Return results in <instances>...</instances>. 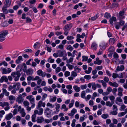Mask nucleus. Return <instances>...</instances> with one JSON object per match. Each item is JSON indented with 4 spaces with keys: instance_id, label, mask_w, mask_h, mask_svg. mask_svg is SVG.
Instances as JSON below:
<instances>
[{
    "instance_id": "28",
    "label": "nucleus",
    "mask_w": 127,
    "mask_h": 127,
    "mask_svg": "<svg viewBox=\"0 0 127 127\" xmlns=\"http://www.w3.org/2000/svg\"><path fill=\"white\" fill-rule=\"evenodd\" d=\"M13 116L12 114L11 113H10L6 115L5 119L6 120H9L12 118Z\"/></svg>"
},
{
    "instance_id": "49",
    "label": "nucleus",
    "mask_w": 127,
    "mask_h": 127,
    "mask_svg": "<svg viewBox=\"0 0 127 127\" xmlns=\"http://www.w3.org/2000/svg\"><path fill=\"white\" fill-rule=\"evenodd\" d=\"M57 99V97L56 96H54L52 98H51L50 99V102H54L56 101Z\"/></svg>"
},
{
    "instance_id": "33",
    "label": "nucleus",
    "mask_w": 127,
    "mask_h": 127,
    "mask_svg": "<svg viewBox=\"0 0 127 127\" xmlns=\"http://www.w3.org/2000/svg\"><path fill=\"white\" fill-rule=\"evenodd\" d=\"M11 2L9 0H6L5 1V5L4 6H6L7 7H8L10 6Z\"/></svg>"
},
{
    "instance_id": "60",
    "label": "nucleus",
    "mask_w": 127,
    "mask_h": 127,
    "mask_svg": "<svg viewBox=\"0 0 127 127\" xmlns=\"http://www.w3.org/2000/svg\"><path fill=\"white\" fill-rule=\"evenodd\" d=\"M47 96V95L46 94L44 93L43 95L42 99V100H44L46 98Z\"/></svg>"
},
{
    "instance_id": "29",
    "label": "nucleus",
    "mask_w": 127,
    "mask_h": 127,
    "mask_svg": "<svg viewBox=\"0 0 127 127\" xmlns=\"http://www.w3.org/2000/svg\"><path fill=\"white\" fill-rule=\"evenodd\" d=\"M124 69V67L123 65H121L120 66H118L116 68V70L122 71Z\"/></svg>"
},
{
    "instance_id": "16",
    "label": "nucleus",
    "mask_w": 127,
    "mask_h": 127,
    "mask_svg": "<svg viewBox=\"0 0 127 127\" xmlns=\"http://www.w3.org/2000/svg\"><path fill=\"white\" fill-rule=\"evenodd\" d=\"M33 72V70L32 68H30L28 69L25 72L28 75H32Z\"/></svg>"
},
{
    "instance_id": "51",
    "label": "nucleus",
    "mask_w": 127,
    "mask_h": 127,
    "mask_svg": "<svg viewBox=\"0 0 127 127\" xmlns=\"http://www.w3.org/2000/svg\"><path fill=\"white\" fill-rule=\"evenodd\" d=\"M66 49L70 51H72L73 49V48L71 45H69L67 47Z\"/></svg>"
},
{
    "instance_id": "15",
    "label": "nucleus",
    "mask_w": 127,
    "mask_h": 127,
    "mask_svg": "<svg viewBox=\"0 0 127 127\" xmlns=\"http://www.w3.org/2000/svg\"><path fill=\"white\" fill-rule=\"evenodd\" d=\"M72 26V24L70 23L66 25L64 28V30H67L69 31L71 28Z\"/></svg>"
},
{
    "instance_id": "26",
    "label": "nucleus",
    "mask_w": 127,
    "mask_h": 127,
    "mask_svg": "<svg viewBox=\"0 0 127 127\" xmlns=\"http://www.w3.org/2000/svg\"><path fill=\"white\" fill-rule=\"evenodd\" d=\"M97 47V45L95 42H93L91 46V48L94 50H95Z\"/></svg>"
},
{
    "instance_id": "42",
    "label": "nucleus",
    "mask_w": 127,
    "mask_h": 127,
    "mask_svg": "<svg viewBox=\"0 0 127 127\" xmlns=\"http://www.w3.org/2000/svg\"><path fill=\"white\" fill-rule=\"evenodd\" d=\"M92 69V68L91 67H89L87 70L85 71V72L87 74H90L91 73Z\"/></svg>"
},
{
    "instance_id": "44",
    "label": "nucleus",
    "mask_w": 127,
    "mask_h": 127,
    "mask_svg": "<svg viewBox=\"0 0 127 127\" xmlns=\"http://www.w3.org/2000/svg\"><path fill=\"white\" fill-rule=\"evenodd\" d=\"M102 117L105 119H106L109 117L108 114H104L101 115Z\"/></svg>"
},
{
    "instance_id": "9",
    "label": "nucleus",
    "mask_w": 127,
    "mask_h": 127,
    "mask_svg": "<svg viewBox=\"0 0 127 127\" xmlns=\"http://www.w3.org/2000/svg\"><path fill=\"white\" fill-rule=\"evenodd\" d=\"M52 111V110L50 109L48 107H46L45 109L44 112V113L45 114L46 116H48L50 114Z\"/></svg>"
},
{
    "instance_id": "36",
    "label": "nucleus",
    "mask_w": 127,
    "mask_h": 127,
    "mask_svg": "<svg viewBox=\"0 0 127 127\" xmlns=\"http://www.w3.org/2000/svg\"><path fill=\"white\" fill-rule=\"evenodd\" d=\"M55 60L54 59L52 58V57L50 56L47 59V61L50 63H53L54 62Z\"/></svg>"
},
{
    "instance_id": "32",
    "label": "nucleus",
    "mask_w": 127,
    "mask_h": 127,
    "mask_svg": "<svg viewBox=\"0 0 127 127\" xmlns=\"http://www.w3.org/2000/svg\"><path fill=\"white\" fill-rule=\"evenodd\" d=\"M116 18L114 16L112 17L109 20L110 23L111 24H112L113 22L116 21Z\"/></svg>"
},
{
    "instance_id": "54",
    "label": "nucleus",
    "mask_w": 127,
    "mask_h": 127,
    "mask_svg": "<svg viewBox=\"0 0 127 127\" xmlns=\"http://www.w3.org/2000/svg\"><path fill=\"white\" fill-rule=\"evenodd\" d=\"M73 59L74 58L70 57L69 59H67V63H69L72 62L73 61Z\"/></svg>"
},
{
    "instance_id": "64",
    "label": "nucleus",
    "mask_w": 127,
    "mask_h": 127,
    "mask_svg": "<svg viewBox=\"0 0 127 127\" xmlns=\"http://www.w3.org/2000/svg\"><path fill=\"white\" fill-rule=\"evenodd\" d=\"M93 123L94 125H97L100 124V122H97L96 120H94L93 122Z\"/></svg>"
},
{
    "instance_id": "24",
    "label": "nucleus",
    "mask_w": 127,
    "mask_h": 127,
    "mask_svg": "<svg viewBox=\"0 0 127 127\" xmlns=\"http://www.w3.org/2000/svg\"><path fill=\"white\" fill-rule=\"evenodd\" d=\"M7 7L6 6H4L2 8V10L4 14H7L8 13V10L7 9Z\"/></svg>"
},
{
    "instance_id": "30",
    "label": "nucleus",
    "mask_w": 127,
    "mask_h": 127,
    "mask_svg": "<svg viewBox=\"0 0 127 127\" xmlns=\"http://www.w3.org/2000/svg\"><path fill=\"white\" fill-rule=\"evenodd\" d=\"M36 114L34 113V114L31 116V120L33 122H35L36 121Z\"/></svg>"
},
{
    "instance_id": "43",
    "label": "nucleus",
    "mask_w": 127,
    "mask_h": 127,
    "mask_svg": "<svg viewBox=\"0 0 127 127\" xmlns=\"http://www.w3.org/2000/svg\"><path fill=\"white\" fill-rule=\"evenodd\" d=\"M74 103V100L72 99L71 100V102L69 103V107L70 108L72 107Z\"/></svg>"
},
{
    "instance_id": "12",
    "label": "nucleus",
    "mask_w": 127,
    "mask_h": 127,
    "mask_svg": "<svg viewBox=\"0 0 127 127\" xmlns=\"http://www.w3.org/2000/svg\"><path fill=\"white\" fill-rule=\"evenodd\" d=\"M106 42L104 41H102L100 45V48L102 50H103L106 48Z\"/></svg>"
},
{
    "instance_id": "2",
    "label": "nucleus",
    "mask_w": 127,
    "mask_h": 127,
    "mask_svg": "<svg viewBox=\"0 0 127 127\" xmlns=\"http://www.w3.org/2000/svg\"><path fill=\"white\" fill-rule=\"evenodd\" d=\"M11 76L13 78H15L14 80L15 81H18L20 77L21 74L20 71H17L16 72H13L11 74Z\"/></svg>"
},
{
    "instance_id": "41",
    "label": "nucleus",
    "mask_w": 127,
    "mask_h": 127,
    "mask_svg": "<svg viewBox=\"0 0 127 127\" xmlns=\"http://www.w3.org/2000/svg\"><path fill=\"white\" fill-rule=\"evenodd\" d=\"M85 92L84 91H82L81 95V97L83 98H85Z\"/></svg>"
},
{
    "instance_id": "56",
    "label": "nucleus",
    "mask_w": 127,
    "mask_h": 127,
    "mask_svg": "<svg viewBox=\"0 0 127 127\" xmlns=\"http://www.w3.org/2000/svg\"><path fill=\"white\" fill-rule=\"evenodd\" d=\"M67 53L66 52H65V55L63 56L62 59L63 60H66L67 62Z\"/></svg>"
},
{
    "instance_id": "53",
    "label": "nucleus",
    "mask_w": 127,
    "mask_h": 127,
    "mask_svg": "<svg viewBox=\"0 0 127 127\" xmlns=\"http://www.w3.org/2000/svg\"><path fill=\"white\" fill-rule=\"evenodd\" d=\"M92 89L94 90H95L96 89L97 87L96 84L94 83H92Z\"/></svg>"
},
{
    "instance_id": "37",
    "label": "nucleus",
    "mask_w": 127,
    "mask_h": 127,
    "mask_svg": "<svg viewBox=\"0 0 127 127\" xmlns=\"http://www.w3.org/2000/svg\"><path fill=\"white\" fill-rule=\"evenodd\" d=\"M104 17L106 18L109 19L111 17V15L110 13L107 12H106L104 14Z\"/></svg>"
},
{
    "instance_id": "13",
    "label": "nucleus",
    "mask_w": 127,
    "mask_h": 127,
    "mask_svg": "<svg viewBox=\"0 0 127 127\" xmlns=\"http://www.w3.org/2000/svg\"><path fill=\"white\" fill-rule=\"evenodd\" d=\"M4 81L6 82H8V79L6 76H2L0 79V83L3 82Z\"/></svg>"
},
{
    "instance_id": "1",
    "label": "nucleus",
    "mask_w": 127,
    "mask_h": 127,
    "mask_svg": "<svg viewBox=\"0 0 127 127\" xmlns=\"http://www.w3.org/2000/svg\"><path fill=\"white\" fill-rule=\"evenodd\" d=\"M8 31L6 30L2 31L0 32V42L4 41L5 39V37L8 34Z\"/></svg>"
},
{
    "instance_id": "7",
    "label": "nucleus",
    "mask_w": 127,
    "mask_h": 127,
    "mask_svg": "<svg viewBox=\"0 0 127 127\" xmlns=\"http://www.w3.org/2000/svg\"><path fill=\"white\" fill-rule=\"evenodd\" d=\"M24 99L21 96V94L19 95L18 97L17 98L16 101L19 103L20 104L23 102Z\"/></svg>"
},
{
    "instance_id": "35",
    "label": "nucleus",
    "mask_w": 127,
    "mask_h": 127,
    "mask_svg": "<svg viewBox=\"0 0 127 127\" xmlns=\"http://www.w3.org/2000/svg\"><path fill=\"white\" fill-rule=\"evenodd\" d=\"M115 41L114 38H111L109 39V44H112L115 43Z\"/></svg>"
},
{
    "instance_id": "55",
    "label": "nucleus",
    "mask_w": 127,
    "mask_h": 127,
    "mask_svg": "<svg viewBox=\"0 0 127 127\" xmlns=\"http://www.w3.org/2000/svg\"><path fill=\"white\" fill-rule=\"evenodd\" d=\"M23 104L25 107L28 106L29 104V102L27 101H24L23 102Z\"/></svg>"
},
{
    "instance_id": "47",
    "label": "nucleus",
    "mask_w": 127,
    "mask_h": 127,
    "mask_svg": "<svg viewBox=\"0 0 127 127\" xmlns=\"http://www.w3.org/2000/svg\"><path fill=\"white\" fill-rule=\"evenodd\" d=\"M113 103H111L110 101H108L106 102L105 103L106 105L107 106H109V107H111L113 104Z\"/></svg>"
},
{
    "instance_id": "25",
    "label": "nucleus",
    "mask_w": 127,
    "mask_h": 127,
    "mask_svg": "<svg viewBox=\"0 0 127 127\" xmlns=\"http://www.w3.org/2000/svg\"><path fill=\"white\" fill-rule=\"evenodd\" d=\"M2 93L4 95H5L6 96L8 97L9 95V93L7 91V90L3 88L2 89Z\"/></svg>"
},
{
    "instance_id": "11",
    "label": "nucleus",
    "mask_w": 127,
    "mask_h": 127,
    "mask_svg": "<svg viewBox=\"0 0 127 127\" xmlns=\"http://www.w3.org/2000/svg\"><path fill=\"white\" fill-rule=\"evenodd\" d=\"M39 111H38L37 110H34V112L36 114H38L39 115H42L43 113V109L42 108H39Z\"/></svg>"
},
{
    "instance_id": "20",
    "label": "nucleus",
    "mask_w": 127,
    "mask_h": 127,
    "mask_svg": "<svg viewBox=\"0 0 127 127\" xmlns=\"http://www.w3.org/2000/svg\"><path fill=\"white\" fill-rule=\"evenodd\" d=\"M77 112V110L75 108H73L71 110V113H68V114L69 116H73Z\"/></svg>"
},
{
    "instance_id": "46",
    "label": "nucleus",
    "mask_w": 127,
    "mask_h": 127,
    "mask_svg": "<svg viewBox=\"0 0 127 127\" xmlns=\"http://www.w3.org/2000/svg\"><path fill=\"white\" fill-rule=\"evenodd\" d=\"M113 57L114 58L117 60L119 56L117 53L114 52L113 54Z\"/></svg>"
},
{
    "instance_id": "57",
    "label": "nucleus",
    "mask_w": 127,
    "mask_h": 127,
    "mask_svg": "<svg viewBox=\"0 0 127 127\" xmlns=\"http://www.w3.org/2000/svg\"><path fill=\"white\" fill-rule=\"evenodd\" d=\"M66 66L68 67L69 69L70 70H72L73 68V66L71 65H70L69 63H67L66 64Z\"/></svg>"
},
{
    "instance_id": "4",
    "label": "nucleus",
    "mask_w": 127,
    "mask_h": 127,
    "mask_svg": "<svg viewBox=\"0 0 127 127\" xmlns=\"http://www.w3.org/2000/svg\"><path fill=\"white\" fill-rule=\"evenodd\" d=\"M1 70L3 74H7L10 73L12 71L11 69L9 68L6 69L3 67L1 68Z\"/></svg>"
},
{
    "instance_id": "5",
    "label": "nucleus",
    "mask_w": 127,
    "mask_h": 127,
    "mask_svg": "<svg viewBox=\"0 0 127 127\" xmlns=\"http://www.w3.org/2000/svg\"><path fill=\"white\" fill-rule=\"evenodd\" d=\"M124 12L122 10L119 13V15L118 17V19L119 20H121L125 18L124 16Z\"/></svg>"
},
{
    "instance_id": "40",
    "label": "nucleus",
    "mask_w": 127,
    "mask_h": 127,
    "mask_svg": "<svg viewBox=\"0 0 127 127\" xmlns=\"http://www.w3.org/2000/svg\"><path fill=\"white\" fill-rule=\"evenodd\" d=\"M61 107L62 109H64V111H67L68 110V108L66 107V105L64 104H63Z\"/></svg>"
},
{
    "instance_id": "19",
    "label": "nucleus",
    "mask_w": 127,
    "mask_h": 127,
    "mask_svg": "<svg viewBox=\"0 0 127 127\" xmlns=\"http://www.w3.org/2000/svg\"><path fill=\"white\" fill-rule=\"evenodd\" d=\"M55 109L56 111L54 112V113L56 114V112H58L60 111V104H57V103H55Z\"/></svg>"
},
{
    "instance_id": "48",
    "label": "nucleus",
    "mask_w": 127,
    "mask_h": 127,
    "mask_svg": "<svg viewBox=\"0 0 127 127\" xmlns=\"http://www.w3.org/2000/svg\"><path fill=\"white\" fill-rule=\"evenodd\" d=\"M59 51L60 52V53L59 54V56L60 57H61L62 56L64 55H65V52H66V51H61L60 50L58 51V52H59Z\"/></svg>"
},
{
    "instance_id": "63",
    "label": "nucleus",
    "mask_w": 127,
    "mask_h": 127,
    "mask_svg": "<svg viewBox=\"0 0 127 127\" xmlns=\"http://www.w3.org/2000/svg\"><path fill=\"white\" fill-rule=\"evenodd\" d=\"M70 73L68 71H65L64 73V75L65 77H67L70 75Z\"/></svg>"
},
{
    "instance_id": "3",
    "label": "nucleus",
    "mask_w": 127,
    "mask_h": 127,
    "mask_svg": "<svg viewBox=\"0 0 127 127\" xmlns=\"http://www.w3.org/2000/svg\"><path fill=\"white\" fill-rule=\"evenodd\" d=\"M9 105V104L8 102H0V106H1L3 108L5 106L6 107L4 108V109L6 111L10 109Z\"/></svg>"
},
{
    "instance_id": "17",
    "label": "nucleus",
    "mask_w": 127,
    "mask_h": 127,
    "mask_svg": "<svg viewBox=\"0 0 127 127\" xmlns=\"http://www.w3.org/2000/svg\"><path fill=\"white\" fill-rule=\"evenodd\" d=\"M102 61L101 60H99L98 57H97L96 59V61L94 62V63L95 64H97L98 65H100L101 64Z\"/></svg>"
},
{
    "instance_id": "59",
    "label": "nucleus",
    "mask_w": 127,
    "mask_h": 127,
    "mask_svg": "<svg viewBox=\"0 0 127 127\" xmlns=\"http://www.w3.org/2000/svg\"><path fill=\"white\" fill-rule=\"evenodd\" d=\"M57 49L59 48L62 50L64 49V46L62 44H60L58 46L56 47Z\"/></svg>"
},
{
    "instance_id": "62",
    "label": "nucleus",
    "mask_w": 127,
    "mask_h": 127,
    "mask_svg": "<svg viewBox=\"0 0 127 127\" xmlns=\"http://www.w3.org/2000/svg\"><path fill=\"white\" fill-rule=\"evenodd\" d=\"M120 21L119 22V23L120 25L123 26V25L125 22V21L123 20H120Z\"/></svg>"
},
{
    "instance_id": "22",
    "label": "nucleus",
    "mask_w": 127,
    "mask_h": 127,
    "mask_svg": "<svg viewBox=\"0 0 127 127\" xmlns=\"http://www.w3.org/2000/svg\"><path fill=\"white\" fill-rule=\"evenodd\" d=\"M122 100L121 99V97H118L116 98V100L115 101L116 103L117 104L120 105V103L122 102Z\"/></svg>"
},
{
    "instance_id": "50",
    "label": "nucleus",
    "mask_w": 127,
    "mask_h": 127,
    "mask_svg": "<svg viewBox=\"0 0 127 127\" xmlns=\"http://www.w3.org/2000/svg\"><path fill=\"white\" fill-rule=\"evenodd\" d=\"M84 78L86 79L87 80H88L90 79L91 77L90 75H86L84 77Z\"/></svg>"
},
{
    "instance_id": "61",
    "label": "nucleus",
    "mask_w": 127,
    "mask_h": 127,
    "mask_svg": "<svg viewBox=\"0 0 127 127\" xmlns=\"http://www.w3.org/2000/svg\"><path fill=\"white\" fill-rule=\"evenodd\" d=\"M76 120L75 119H73L72 121V123H71V126L72 127H74L75 126V122Z\"/></svg>"
},
{
    "instance_id": "52",
    "label": "nucleus",
    "mask_w": 127,
    "mask_h": 127,
    "mask_svg": "<svg viewBox=\"0 0 127 127\" xmlns=\"http://www.w3.org/2000/svg\"><path fill=\"white\" fill-rule=\"evenodd\" d=\"M98 17L97 15H96L95 16L92 17L91 18V20L92 21L95 20L97 19Z\"/></svg>"
},
{
    "instance_id": "31",
    "label": "nucleus",
    "mask_w": 127,
    "mask_h": 127,
    "mask_svg": "<svg viewBox=\"0 0 127 127\" xmlns=\"http://www.w3.org/2000/svg\"><path fill=\"white\" fill-rule=\"evenodd\" d=\"M73 87L74 90L76 92H79L80 90V88L78 87L77 85H74L73 86Z\"/></svg>"
},
{
    "instance_id": "58",
    "label": "nucleus",
    "mask_w": 127,
    "mask_h": 127,
    "mask_svg": "<svg viewBox=\"0 0 127 127\" xmlns=\"http://www.w3.org/2000/svg\"><path fill=\"white\" fill-rule=\"evenodd\" d=\"M71 76L75 77L77 75V73L74 71H72L71 73Z\"/></svg>"
},
{
    "instance_id": "38",
    "label": "nucleus",
    "mask_w": 127,
    "mask_h": 127,
    "mask_svg": "<svg viewBox=\"0 0 127 127\" xmlns=\"http://www.w3.org/2000/svg\"><path fill=\"white\" fill-rule=\"evenodd\" d=\"M26 98L28 99L29 101H31V100H32L33 99H34V98L33 97V96L32 95H28L26 97Z\"/></svg>"
},
{
    "instance_id": "23",
    "label": "nucleus",
    "mask_w": 127,
    "mask_h": 127,
    "mask_svg": "<svg viewBox=\"0 0 127 127\" xmlns=\"http://www.w3.org/2000/svg\"><path fill=\"white\" fill-rule=\"evenodd\" d=\"M108 83L110 86L115 87H117L118 86V84L116 82L112 83V82L110 81Z\"/></svg>"
},
{
    "instance_id": "10",
    "label": "nucleus",
    "mask_w": 127,
    "mask_h": 127,
    "mask_svg": "<svg viewBox=\"0 0 127 127\" xmlns=\"http://www.w3.org/2000/svg\"><path fill=\"white\" fill-rule=\"evenodd\" d=\"M25 64V63H23L19 64L16 68L17 71H20V73L23 68V66Z\"/></svg>"
},
{
    "instance_id": "14",
    "label": "nucleus",
    "mask_w": 127,
    "mask_h": 127,
    "mask_svg": "<svg viewBox=\"0 0 127 127\" xmlns=\"http://www.w3.org/2000/svg\"><path fill=\"white\" fill-rule=\"evenodd\" d=\"M44 121V118L43 116L38 117L37 118L36 121L38 123H41Z\"/></svg>"
},
{
    "instance_id": "34",
    "label": "nucleus",
    "mask_w": 127,
    "mask_h": 127,
    "mask_svg": "<svg viewBox=\"0 0 127 127\" xmlns=\"http://www.w3.org/2000/svg\"><path fill=\"white\" fill-rule=\"evenodd\" d=\"M9 25L7 21H5L2 23L0 24V26L2 27H5Z\"/></svg>"
},
{
    "instance_id": "39",
    "label": "nucleus",
    "mask_w": 127,
    "mask_h": 127,
    "mask_svg": "<svg viewBox=\"0 0 127 127\" xmlns=\"http://www.w3.org/2000/svg\"><path fill=\"white\" fill-rule=\"evenodd\" d=\"M109 98L111 101V102L113 104L114 102L115 97L113 96H111L109 97Z\"/></svg>"
},
{
    "instance_id": "21",
    "label": "nucleus",
    "mask_w": 127,
    "mask_h": 127,
    "mask_svg": "<svg viewBox=\"0 0 127 127\" xmlns=\"http://www.w3.org/2000/svg\"><path fill=\"white\" fill-rule=\"evenodd\" d=\"M98 82L99 83H101L103 87L104 88H106L107 87L106 82L103 80H98Z\"/></svg>"
},
{
    "instance_id": "18",
    "label": "nucleus",
    "mask_w": 127,
    "mask_h": 127,
    "mask_svg": "<svg viewBox=\"0 0 127 127\" xmlns=\"http://www.w3.org/2000/svg\"><path fill=\"white\" fill-rule=\"evenodd\" d=\"M13 88H15L16 90H19L20 87V84L19 83H17L16 84L14 85L13 86Z\"/></svg>"
},
{
    "instance_id": "6",
    "label": "nucleus",
    "mask_w": 127,
    "mask_h": 127,
    "mask_svg": "<svg viewBox=\"0 0 127 127\" xmlns=\"http://www.w3.org/2000/svg\"><path fill=\"white\" fill-rule=\"evenodd\" d=\"M45 103L44 102H43V101L41 100L38 102L37 106V109H39V108H40L42 106L43 107H45Z\"/></svg>"
},
{
    "instance_id": "27",
    "label": "nucleus",
    "mask_w": 127,
    "mask_h": 127,
    "mask_svg": "<svg viewBox=\"0 0 127 127\" xmlns=\"http://www.w3.org/2000/svg\"><path fill=\"white\" fill-rule=\"evenodd\" d=\"M22 61V56H20L17 58V59L16 60V63L17 64H18L20 63L21 61Z\"/></svg>"
},
{
    "instance_id": "45",
    "label": "nucleus",
    "mask_w": 127,
    "mask_h": 127,
    "mask_svg": "<svg viewBox=\"0 0 127 127\" xmlns=\"http://www.w3.org/2000/svg\"><path fill=\"white\" fill-rule=\"evenodd\" d=\"M47 107H49L51 108H52L54 107V105L49 102L47 103L46 104Z\"/></svg>"
},
{
    "instance_id": "8",
    "label": "nucleus",
    "mask_w": 127,
    "mask_h": 127,
    "mask_svg": "<svg viewBox=\"0 0 127 127\" xmlns=\"http://www.w3.org/2000/svg\"><path fill=\"white\" fill-rule=\"evenodd\" d=\"M37 74L39 76L42 77H45V73L43 71L39 69L37 72Z\"/></svg>"
}]
</instances>
